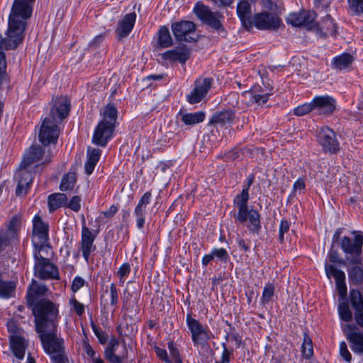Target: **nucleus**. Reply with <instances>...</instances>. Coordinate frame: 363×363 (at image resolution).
Listing matches in <instances>:
<instances>
[{"mask_svg": "<svg viewBox=\"0 0 363 363\" xmlns=\"http://www.w3.org/2000/svg\"><path fill=\"white\" fill-rule=\"evenodd\" d=\"M28 9L25 13L19 11L15 6L11 8L9 18V26L6 37L0 35V73L4 74L6 69V57L4 50H14L23 40L27 21L30 18Z\"/></svg>", "mask_w": 363, "mask_h": 363, "instance_id": "1", "label": "nucleus"}, {"mask_svg": "<svg viewBox=\"0 0 363 363\" xmlns=\"http://www.w3.org/2000/svg\"><path fill=\"white\" fill-rule=\"evenodd\" d=\"M36 330L55 329L58 325V306L47 298H42L31 307Z\"/></svg>", "mask_w": 363, "mask_h": 363, "instance_id": "2", "label": "nucleus"}, {"mask_svg": "<svg viewBox=\"0 0 363 363\" xmlns=\"http://www.w3.org/2000/svg\"><path fill=\"white\" fill-rule=\"evenodd\" d=\"M117 109L111 104H107L101 111L103 119L96 126L92 142L99 146H105L113 135L117 120Z\"/></svg>", "mask_w": 363, "mask_h": 363, "instance_id": "3", "label": "nucleus"}, {"mask_svg": "<svg viewBox=\"0 0 363 363\" xmlns=\"http://www.w3.org/2000/svg\"><path fill=\"white\" fill-rule=\"evenodd\" d=\"M36 331L44 350L50 356L52 361L65 356L64 340L57 336V327Z\"/></svg>", "mask_w": 363, "mask_h": 363, "instance_id": "4", "label": "nucleus"}, {"mask_svg": "<svg viewBox=\"0 0 363 363\" xmlns=\"http://www.w3.org/2000/svg\"><path fill=\"white\" fill-rule=\"evenodd\" d=\"M34 274L35 277L43 279H60L58 268L49 259L45 258L40 254V251H35Z\"/></svg>", "mask_w": 363, "mask_h": 363, "instance_id": "5", "label": "nucleus"}, {"mask_svg": "<svg viewBox=\"0 0 363 363\" xmlns=\"http://www.w3.org/2000/svg\"><path fill=\"white\" fill-rule=\"evenodd\" d=\"M186 324L191 334V340L194 345H204L211 339V333L207 327L201 325L198 320L186 315Z\"/></svg>", "mask_w": 363, "mask_h": 363, "instance_id": "6", "label": "nucleus"}, {"mask_svg": "<svg viewBox=\"0 0 363 363\" xmlns=\"http://www.w3.org/2000/svg\"><path fill=\"white\" fill-rule=\"evenodd\" d=\"M48 240V225L35 216L33 220L32 242L35 251H41Z\"/></svg>", "mask_w": 363, "mask_h": 363, "instance_id": "7", "label": "nucleus"}, {"mask_svg": "<svg viewBox=\"0 0 363 363\" xmlns=\"http://www.w3.org/2000/svg\"><path fill=\"white\" fill-rule=\"evenodd\" d=\"M317 140L325 152L336 153L340 149L335 133L328 126L317 129Z\"/></svg>", "mask_w": 363, "mask_h": 363, "instance_id": "8", "label": "nucleus"}, {"mask_svg": "<svg viewBox=\"0 0 363 363\" xmlns=\"http://www.w3.org/2000/svg\"><path fill=\"white\" fill-rule=\"evenodd\" d=\"M57 123L50 117H46L43 121L39 133V139L43 145H48L57 143L60 134Z\"/></svg>", "mask_w": 363, "mask_h": 363, "instance_id": "9", "label": "nucleus"}, {"mask_svg": "<svg viewBox=\"0 0 363 363\" xmlns=\"http://www.w3.org/2000/svg\"><path fill=\"white\" fill-rule=\"evenodd\" d=\"M44 154V150L40 146H31L26 152L21 164L33 169L35 171H42L43 167L50 162V160H45L39 163Z\"/></svg>", "mask_w": 363, "mask_h": 363, "instance_id": "10", "label": "nucleus"}, {"mask_svg": "<svg viewBox=\"0 0 363 363\" xmlns=\"http://www.w3.org/2000/svg\"><path fill=\"white\" fill-rule=\"evenodd\" d=\"M38 172L33 169L20 164L18 169L16 172V178L18 180V185L16 190V194L18 196H25L31 184L33 176Z\"/></svg>", "mask_w": 363, "mask_h": 363, "instance_id": "11", "label": "nucleus"}, {"mask_svg": "<svg viewBox=\"0 0 363 363\" xmlns=\"http://www.w3.org/2000/svg\"><path fill=\"white\" fill-rule=\"evenodd\" d=\"M172 32L178 41L194 42L195 24L189 21L176 22L172 24Z\"/></svg>", "mask_w": 363, "mask_h": 363, "instance_id": "12", "label": "nucleus"}, {"mask_svg": "<svg viewBox=\"0 0 363 363\" xmlns=\"http://www.w3.org/2000/svg\"><path fill=\"white\" fill-rule=\"evenodd\" d=\"M213 83L211 78H199L194 82V88L192 91L186 96L187 101L194 104L202 101L207 95Z\"/></svg>", "mask_w": 363, "mask_h": 363, "instance_id": "13", "label": "nucleus"}, {"mask_svg": "<svg viewBox=\"0 0 363 363\" xmlns=\"http://www.w3.org/2000/svg\"><path fill=\"white\" fill-rule=\"evenodd\" d=\"M196 16L204 23L216 30H223L222 24L219 21L218 13L211 11L209 8L203 4H197L194 8Z\"/></svg>", "mask_w": 363, "mask_h": 363, "instance_id": "14", "label": "nucleus"}, {"mask_svg": "<svg viewBox=\"0 0 363 363\" xmlns=\"http://www.w3.org/2000/svg\"><path fill=\"white\" fill-rule=\"evenodd\" d=\"M362 244L363 236L361 234H357L354 242L349 237L344 236L341 240L340 247L345 253L356 255L355 257L351 259L352 263H358L360 259L357 257L362 253Z\"/></svg>", "mask_w": 363, "mask_h": 363, "instance_id": "15", "label": "nucleus"}, {"mask_svg": "<svg viewBox=\"0 0 363 363\" xmlns=\"http://www.w3.org/2000/svg\"><path fill=\"white\" fill-rule=\"evenodd\" d=\"M252 22L259 30H277L281 24V20L277 15L269 12L255 15Z\"/></svg>", "mask_w": 363, "mask_h": 363, "instance_id": "16", "label": "nucleus"}, {"mask_svg": "<svg viewBox=\"0 0 363 363\" xmlns=\"http://www.w3.org/2000/svg\"><path fill=\"white\" fill-rule=\"evenodd\" d=\"M316 18V13L313 11H301L298 13H291L286 21L295 27L305 26L308 30L313 28V21Z\"/></svg>", "mask_w": 363, "mask_h": 363, "instance_id": "17", "label": "nucleus"}, {"mask_svg": "<svg viewBox=\"0 0 363 363\" xmlns=\"http://www.w3.org/2000/svg\"><path fill=\"white\" fill-rule=\"evenodd\" d=\"M70 102L65 96L56 98L53 102L49 117L57 123L66 118L69 112Z\"/></svg>", "mask_w": 363, "mask_h": 363, "instance_id": "18", "label": "nucleus"}, {"mask_svg": "<svg viewBox=\"0 0 363 363\" xmlns=\"http://www.w3.org/2000/svg\"><path fill=\"white\" fill-rule=\"evenodd\" d=\"M312 102L314 111L319 115L329 116L335 110V100L331 96H316Z\"/></svg>", "mask_w": 363, "mask_h": 363, "instance_id": "19", "label": "nucleus"}, {"mask_svg": "<svg viewBox=\"0 0 363 363\" xmlns=\"http://www.w3.org/2000/svg\"><path fill=\"white\" fill-rule=\"evenodd\" d=\"M190 55V49L186 45H182L164 52L162 54V58L164 60L179 62L181 64H185L189 59Z\"/></svg>", "mask_w": 363, "mask_h": 363, "instance_id": "20", "label": "nucleus"}, {"mask_svg": "<svg viewBox=\"0 0 363 363\" xmlns=\"http://www.w3.org/2000/svg\"><path fill=\"white\" fill-rule=\"evenodd\" d=\"M254 2L255 0H239L237 6L238 16L242 26L247 30L252 26L251 5Z\"/></svg>", "mask_w": 363, "mask_h": 363, "instance_id": "21", "label": "nucleus"}, {"mask_svg": "<svg viewBox=\"0 0 363 363\" xmlns=\"http://www.w3.org/2000/svg\"><path fill=\"white\" fill-rule=\"evenodd\" d=\"M356 326L347 324L344 328L347 339L352 344L351 349L354 352L363 353V333L355 332Z\"/></svg>", "mask_w": 363, "mask_h": 363, "instance_id": "22", "label": "nucleus"}, {"mask_svg": "<svg viewBox=\"0 0 363 363\" xmlns=\"http://www.w3.org/2000/svg\"><path fill=\"white\" fill-rule=\"evenodd\" d=\"M47 291L48 288L45 284H38L37 281L33 279L27 290L26 302L29 307L40 300Z\"/></svg>", "mask_w": 363, "mask_h": 363, "instance_id": "23", "label": "nucleus"}, {"mask_svg": "<svg viewBox=\"0 0 363 363\" xmlns=\"http://www.w3.org/2000/svg\"><path fill=\"white\" fill-rule=\"evenodd\" d=\"M96 236L86 226L82 227L81 250L84 259L88 262L90 254L96 250L94 241Z\"/></svg>", "mask_w": 363, "mask_h": 363, "instance_id": "24", "label": "nucleus"}, {"mask_svg": "<svg viewBox=\"0 0 363 363\" xmlns=\"http://www.w3.org/2000/svg\"><path fill=\"white\" fill-rule=\"evenodd\" d=\"M136 19V14L133 12L128 13L118 22L116 33L119 40L128 36L133 30Z\"/></svg>", "mask_w": 363, "mask_h": 363, "instance_id": "25", "label": "nucleus"}, {"mask_svg": "<svg viewBox=\"0 0 363 363\" xmlns=\"http://www.w3.org/2000/svg\"><path fill=\"white\" fill-rule=\"evenodd\" d=\"M10 347L13 354L18 359H22L25 356L28 342L21 334L14 333L13 335H10Z\"/></svg>", "mask_w": 363, "mask_h": 363, "instance_id": "26", "label": "nucleus"}, {"mask_svg": "<svg viewBox=\"0 0 363 363\" xmlns=\"http://www.w3.org/2000/svg\"><path fill=\"white\" fill-rule=\"evenodd\" d=\"M323 37L328 34L335 35L337 33V26L333 22L330 15L327 14L320 22L315 23L313 21V28Z\"/></svg>", "mask_w": 363, "mask_h": 363, "instance_id": "27", "label": "nucleus"}, {"mask_svg": "<svg viewBox=\"0 0 363 363\" xmlns=\"http://www.w3.org/2000/svg\"><path fill=\"white\" fill-rule=\"evenodd\" d=\"M325 269L327 277L330 279L333 277L336 281L337 288L341 296H344L347 293V288L345 284V273L336 269L333 265L325 264Z\"/></svg>", "mask_w": 363, "mask_h": 363, "instance_id": "28", "label": "nucleus"}, {"mask_svg": "<svg viewBox=\"0 0 363 363\" xmlns=\"http://www.w3.org/2000/svg\"><path fill=\"white\" fill-rule=\"evenodd\" d=\"M152 197L150 192L147 191L140 199L137 206L135 208L134 214L136 217L137 227L139 229L143 228L145 224V214L146 212V207L150 203Z\"/></svg>", "mask_w": 363, "mask_h": 363, "instance_id": "29", "label": "nucleus"}, {"mask_svg": "<svg viewBox=\"0 0 363 363\" xmlns=\"http://www.w3.org/2000/svg\"><path fill=\"white\" fill-rule=\"evenodd\" d=\"M235 118V112L232 110H224L215 113L210 121L209 124L213 125L224 126L227 124L233 123Z\"/></svg>", "mask_w": 363, "mask_h": 363, "instance_id": "30", "label": "nucleus"}, {"mask_svg": "<svg viewBox=\"0 0 363 363\" xmlns=\"http://www.w3.org/2000/svg\"><path fill=\"white\" fill-rule=\"evenodd\" d=\"M67 203V195L62 193H55L48 196V206L50 212L65 206Z\"/></svg>", "mask_w": 363, "mask_h": 363, "instance_id": "31", "label": "nucleus"}, {"mask_svg": "<svg viewBox=\"0 0 363 363\" xmlns=\"http://www.w3.org/2000/svg\"><path fill=\"white\" fill-rule=\"evenodd\" d=\"M272 89V87L269 89V91H264L261 89L259 86H253L251 89L252 94H253V99L259 105L266 104L269 99V96L272 94L271 92Z\"/></svg>", "mask_w": 363, "mask_h": 363, "instance_id": "32", "label": "nucleus"}, {"mask_svg": "<svg viewBox=\"0 0 363 363\" xmlns=\"http://www.w3.org/2000/svg\"><path fill=\"white\" fill-rule=\"evenodd\" d=\"M181 120L185 125H194L202 122L205 118V113L202 111L189 113L181 115Z\"/></svg>", "mask_w": 363, "mask_h": 363, "instance_id": "33", "label": "nucleus"}, {"mask_svg": "<svg viewBox=\"0 0 363 363\" xmlns=\"http://www.w3.org/2000/svg\"><path fill=\"white\" fill-rule=\"evenodd\" d=\"M16 284L11 281H4L0 277V297L8 298L13 296L15 291Z\"/></svg>", "mask_w": 363, "mask_h": 363, "instance_id": "34", "label": "nucleus"}, {"mask_svg": "<svg viewBox=\"0 0 363 363\" xmlns=\"http://www.w3.org/2000/svg\"><path fill=\"white\" fill-rule=\"evenodd\" d=\"M16 237L13 231H7L5 229L0 230V252L5 250L16 240Z\"/></svg>", "mask_w": 363, "mask_h": 363, "instance_id": "35", "label": "nucleus"}, {"mask_svg": "<svg viewBox=\"0 0 363 363\" xmlns=\"http://www.w3.org/2000/svg\"><path fill=\"white\" fill-rule=\"evenodd\" d=\"M353 61V57L348 54L344 53L338 57L333 58V65L336 69H343L349 67Z\"/></svg>", "mask_w": 363, "mask_h": 363, "instance_id": "36", "label": "nucleus"}, {"mask_svg": "<svg viewBox=\"0 0 363 363\" xmlns=\"http://www.w3.org/2000/svg\"><path fill=\"white\" fill-rule=\"evenodd\" d=\"M301 352L303 357L307 359H310L313 355L312 340L306 333H304L303 340L301 345Z\"/></svg>", "mask_w": 363, "mask_h": 363, "instance_id": "37", "label": "nucleus"}, {"mask_svg": "<svg viewBox=\"0 0 363 363\" xmlns=\"http://www.w3.org/2000/svg\"><path fill=\"white\" fill-rule=\"evenodd\" d=\"M76 183V174L74 172H68L62 178L60 189L61 191L72 189Z\"/></svg>", "mask_w": 363, "mask_h": 363, "instance_id": "38", "label": "nucleus"}, {"mask_svg": "<svg viewBox=\"0 0 363 363\" xmlns=\"http://www.w3.org/2000/svg\"><path fill=\"white\" fill-rule=\"evenodd\" d=\"M158 44L162 48H167L172 44V39L170 36L169 29L163 26L158 32Z\"/></svg>", "mask_w": 363, "mask_h": 363, "instance_id": "39", "label": "nucleus"}, {"mask_svg": "<svg viewBox=\"0 0 363 363\" xmlns=\"http://www.w3.org/2000/svg\"><path fill=\"white\" fill-rule=\"evenodd\" d=\"M124 354L122 355H116L115 354L116 349L107 348L105 351L106 359L111 363H122L127 358V350L124 345Z\"/></svg>", "mask_w": 363, "mask_h": 363, "instance_id": "40", "label": "nucleus"}, {"mask_svg": "<svg viewBox=\"0 0 363 363\" xmlns=\"http://www.w3.org/2000/svg\"><path fill=\"white\" fill-rule=\"evenodd\" d=\"M248 218L250 221V225H248L249 230L252 232L257 233L261 227L259 213L252 209L249 211Z\"/></svg>", "mask_w": 363, "mask_h": 363, "instance_id": "41", "label": "nucleus"}, {"mask_svg": "<svg viewBox=\"0 0 363 363\" xmlns=\"http://www.w3.org/2000/svg\"><path fill=\"white\" fill-rule=\"evenodd\" d=\"M351 304L355 311H363V298L358 290L350 292Z\"/></svg>", "mask_w": 363, "mask_h": 363, "instance_id": "42", "label": "nucleus"}, {"mask_svg": "<svg viewBox=\"0 0 363 363\" xmlns=\"http://www.w3.org/2000/svg\"><path fill=\"white\" fill-rule=\"evenodd\" d=\"M349 277L354 284H359L363 281V269L359 267H354L349 272Z\"/></svg>", "mask_w": 363, "mask_h": 363, "instance_id": "43", "label": "nucleus"}, {"mask_svg": "<svg viewBox=\"0 0 363 363\" xmlns=\"http://www.w3.org/2000/svg\"><path fill=\"white\" fill-rule=\"evenodd\" d=\"M35 0H15L12 8L16 6L19 9V11L23 13H25V11L28 9V11H30L29 16H31L33 11L31 4Z\"/></svg>", "mask_w": 363, "mask_h": 363, "instance_id": "44", "label": "nucleus"}, {"mask_svg": "<svg viewBox=\"0 0 363 363\" xmlns=\"http://www.w3.org/2000/svg\"><path fill=\"white\" fill-rule=\"evenodd\" d=\"M350 11L356 16H363V0H347Z\"/></svg>", "mask_w": 363, "mask_h": 363, "instance_id": "45", "label": "nucleus"}, {"mask_svg": "<svg viewBox=\"0 0 363 363\" xmlns=\"http://www.w3.org/2000/svg\"><path fill=\"white\" fill-rule=\"evenodd\" d=\"M338 312L340 318L344 321L348 322L352 320V313L346 303L342 302L339 304Z\"/></svg>", "mask_w": 363, "mask_h": 363, "instance_id": "46", "label": "nucleus"}, {"mask_svg": "<svg viewBox=\"0 0 363 363\" xmlns=\"http://www.w3.org/2000/svg\"><path fill=\"white\" fill-rule=\"evenodd\" d=\"M274 294V286L271 283H267L264 287L261 301L262 304L269 302Z\"/></svg>", "mask_w": 363, "mask_h": 363, "instance_id": "47", "label": "nucleus"}, {"mask_svg": "<svg viewBox=\"0 0 363 363\" xmlns=\"http://www.w3.org/2000/svg\"><path fill=\"white\" fill-rule=\"evenodd\" d=\"M313 108L314 106H313L312 101L308 104H304L295 108L294 109V114L298 116H302L312 111H314Z\"/></svg>", "mask_w": 363, "mask_h": 363, "instance_id": "48", "label": "nucleus"}, {"mask_svg": "<svg viewBox=\"0 0 363 363\" xmlns=\"http://www.w3.org/2000/svg\"><path fill=\"white\" fill-rule=\"evenodd\" d=\"M130 272V266L128 263L123 264L117 272V275L119 277V282L121 285H123L125 277Z\"/></svg>", "mask_w": 363, "mask_h": 363, "instance_id": "49", "label": "nucleus"}, {"mask_svg": "<svg viewBox=\"0 0 363 363\" xmlns=\"http://www.w3.org/2000/svg\"><path fill=\"white\" fill-rule=\"evenodd\" d=\"M249 199L247 189H243L241 194H238L235 199V203L237 206H247V203Z\"/></svg>", "mask_w": 363, "mask_h": 363, "instance_id": "50", "label": "nucleus"}, {"mask_svg": "<svg viewBox=\"0 0 363 363\" xmlns=\"http://www.w3.org/2000/svg\"><path fill=\"white\" fill-rule=\"evenodd\" d=\"M20 218L17 216H14L11 218L7 228L5 229L7 231H13V235L17 237V232L20 226Z\"/></svg>", "mask_w": 363, "mask_h": 363, "instance_id": "51", "label": "nucleus"}, {"mask_svg": "<svg viewBox=\"0 0 363 363\" xmlns=\"http://www.w3.org/2000/svg\"><path fill=\"white\" fill-rule=\"evenodd\" d=\"M65 207L75 212H78L81 208V198L79 196H73L69 201H67Z\"/></svg>", "mask_w": 363, "mask_h": 363, "instance_id": "52", "label": "nucleus"}, {"mask_svg": "<svg viewBox=\"0 0 363 363\" xmlns=\"http://www.w3.org/2000/svg\"><path fill=\"white\" fill-rule=\"evenodd\" d=\"M123 308L125 311L124 313V315L130 318V319H133L139 311L138 306L135 304H129L128 307L127 304L124 303Z\"/></svg>", "mask_w": 363, "mask_h": 363, "instance_id": "53", "label": "nucleus"}, {"mask_svg": "<svg viewBox=\"0 0 363 363\" xmlns=\"http://www.w3.org/2000/svg\"><path fill=\"white\" fill-rule=\"evenodd\" d=\"M340 356L347 362H350L352 359V355L347 349V346L345 342L342 341L340 343Z\"/></svg>", "mask_w": 363, "mask_h": 363, "instance_id": "54", "label": "nucleus"}, {"mask_svg": "<svg viewBox=\"0 0 363 363\" xmlns=\"http://www.w3.org/2000/svg\"><path fill=\"white\" fill-rule=\"evenodd\" d=\"M211 253L213 255V258L216 257L220 261L226 262L229 258L227 251L223 248L214 249Z\"/></svg>", "mask_w": 363, "mask_h": 363, "instance_id": "55", "label": "nucleus"}, {"mask_svg": "<svg viewBox=\"0 0 363 363\" xmlns=\"http://www.w3.org/2000/svg\"><path fill=\"white\" fill-rule=\"evenodd\" d=\"M101 155V150L96 148L89 147L87 150V159L95 162H98Z\"/></svg>", "mask_w": 363, "mask_h": 363, "instance_id": "56", "label": "nucleus"}, {"mask_svg": "<svg viewBox=\"0 0 363 363\" xmlns=\"http://www.w3.org/2000/svg\"><path fill=\"white\" fill-rule=\"evenodd\" d=\"M238 213L237 215V219L240 223H245L247 220V217H249V211L247 206H238Z\"/></svg>", "mask_w": 363, "mask_h": 363, "instance_id": "57", "label": "nucleus"}, {"mask_svg": "<svg viewBox=\"0 0 363 363\" xmlns=\"http://www.w3.org/2000/svg\"><path fill=\"white\" fill-rule=\"evenodd\" d=\"M290 223L286 220H281L279 225V240L281 242H284V233L289 230Z\"/></svg>", "mask_w": 363, "mask_h": 363, "instance_id": "58", "label": "nucleus"}, {"mask_svg": "<svg viewBox=\"0 0 363 363\" xmlns=\"http://www.w3.org/2000/svg\"><path fill=\"white\" fill-rule=\"evenodd\" d=\"M91 326L92 330L99 339V342L101 344L106 343L108 340V335L104 332L99 329L94 323H92Z\"/></svg>", "mask_w": 363, "mask_h": 363, "instance_id": "59", "label": "nucleus"}, {"mask_svg": "<svg viewBox=\"0 0 363 363\" xmlns=\"http://www.w3.org/2000/svg\"><path fill=\"white\" fill-rule=\"evenodd\" d=\"M155 351L157 356L162 361L166 363H172L171 359L168 357L167 352L165 350L160 348L158 347H155Z\"/></svg>", "mask_w": 363, "mask_h": 363, "instance_id": "60", "label": "nucleus"}, {"mask_svg": "<svg viewBox=\"0 0 363 363\" xmlns=\"http://www.w3.org/2000/svg\"><path fill=\"white\" fill-rule=\"evenodd\" d=\"M169 350L171 358L174 359L175 363H182L179 358V353L178 350L174 346L173 342L169 343Z\"/></svg>", "mask_w": 363, "mask_h": 363, "instance_id": "61", "label": "nucleus"}, {"mask_svg": "<svg viewBox=\"0 0 363 363\" xmlns=\"http://www.w3.org/2000/svg\"><path fill=\"white\" fill-rule=\"evenodd\" d=\"M110 295H111V304L112 306H116L118 301V296L116 286L114 284H111L110 286Z\"/></svg>", "mask_w": 363, "mask_h": 363, "instance_id": "62", "label": "nucleus"}, {"mask_svg": "<svg viewBox=\"0 0 363 363\" xmlns=\"http://www.w3.org/2000/svg\"><path fill=\"white\" fill-rule=\"evenodd\" d=\"M306 185L303 179H298L293 186V194H295L297 192L301 193L305 189Z\"/></svg>", "mask_w": 363, "mask_h": 363, "instance_id": "63", "label": "nucleus"}, {"mask_svg": "<svg viewBox=\"0 0 363 363\" xmlns=\"http://www.w3.org/2000/svg\"><path fill=\"white\" fill-rule=\"evenodd\" d=\"M222 346L223 347V351L221 355L220 362L223 363H228L230 362V356L233 354V350H228L225 343H223Z\"/></svg>", "mask_w": 363, "mask_h": 363, "instance_id": "64", "label": "nucleus"}]
</instances>
